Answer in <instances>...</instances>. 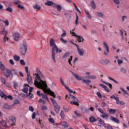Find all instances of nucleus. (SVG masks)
I'll return each mask as SVG.
<instances>
[{"mask_svg": "<svg viewBox=\"0 0 129 129\" xmlns=\"http://www.w3.org/2000/svg\"><path fill=\"white\" fill-rule=\"evenodd\" d=\"M54 5V3L51 1H47L46 3H45V6H48V7H51V6H53Z\"/></svg>", "mask_w": 129, "mask_h": 129, "instance_id": "4be33fe9", "label": "nucleus"}, {"mask_svg": "<svg viewBox=\"0 0 129 129\" xmlns=\"http://www.w3.org/2000/svg\"><path fill=\"white\" fill-rule=\"evenodd\" d=\"M89 120L91 122H95V121L96 120L95 118H94L93 116L90 117Z\"/></svg>", "mask_w": 129, "mask_h": 129, "instance_id": "e433bc0d", "label": "nucleus"}, {"mask_svg": "<svg viewBox=\"0 0 129 129\" xmlns=\"http://www.w3.org/2000/svg\"><path fill=\"white\" fill-rule=\"evenodd\" d=\"M76 47L77 48L78 54L80 56H83L84 55V49L80 48L79 45H76Z\"/></svg>", "mask_w": 129, "mask_h": 129, "instance_id": "9d476101", "label": "nucleus"}, {"mask_svg": "<svg viewBox=\"0 0 129 129\" xmlns=\"http://www.w3.org/2000/svg\"><path fill=\"white\" fill-rule=\"evenodd\" d=\"M120 71L121 72H122V73H126V71L125 70V69L121 68L120 69Z\"/></svg>", "mask_w": 129, "mask_h": 129, "instance_id": "0e129e2a", "label": "nucleus"}, {"mask_svg": "<svg viewBox=\"0 0 129 129\" xmlns=\"http://www.w3.org/2000/svg\"><path fill=\"white\" fill-rule=\"evenodd\" d=\"M97 17L98 18H103V14L100 12H97L96 13Z\"/></svg>", "mask_w": 129, "mask_h": 129, "instance_id": "473e14b6", "label": "nucleus"}, {"mask_svg": "<svg viewBox=\"0 0 129 129\" xmlns=\"http://www.w3.org/2000/svg\"><path fill=\"white\" fill-rule=\"evenodd\" d=\"M99 63L103 65H107V64H109V63H110V61L108 59H101L99 61Z\"/></svg>", "mask_w": 129, "mask_h": 129, "instance_id": "f8f14e48", "label": "nucleus"}, {"mask_svg": "<svg viewBox=\"0 0 129 129\" xmlns=\"http://www.w3.org/2000/svg\"><path fill=\"white\" fill-rule=\"evenodd\" d=\"M27 82L29 84H32V83H33V79H32L31 77H30V78H27Z\"/></svg>", "mask_w": 129, "mask_h": 129, "instance_id": "c756f323", "label": "nucleus"}, {"mask_svg": "<svg viewBox=\"0 0 129 129\" xmlns=\"http://www.w3.org/2000/svg\"><path fill=\"white\" fill-rule=\"evenodd\" d=\"M33 9L37 10V11H40L41 10V6L36 4L33 6Z\"/></svg>", "mask_w": 129, "mask_h": 129, "instance_id": "a211bd4d", "label": "nucleus"}, {"mask_svg": "<svg viewBox=\"0 0 129 129\" xmlns=\"http://www.w3.org/2000/svg\"><path fill=\"white\" fill-rule=\"evenodd\" d=\"M91 6L93 9L96 8V5H95V3H94V1H92L91 4Z\"/></svg>", "mask_w": 129, "mask_h": 129, "instance_id": "79ce46f5", "label": "nucleus"}, {"mask_svg": "<svg viewBox=\"0 0 129 129\" xmlns=\"http://www.w3.org/2000/svg\"><path fill=\"white\" fill-rule=\"evenodd\" d=\"M48 120L49 122H51V123H54L55 120H54V119L53 118H49Z\"/></svg>", "mask_w": 129, "mask_h": 129, "instance_id": "603ef678", "label": "nucleus"}, {"mask_svg": "<svg viewBox=\"0 0 129 129\" xmlns=\"http://www.w3.org/2000/svg\"><path fill=\"white\" fill-rule=\"evenodd\" d=\"M116 104H120V105H124L125 103L123 101H119V99H118V101L116 102Z\"/></svg>", "mask_w": 129, "mask_h": 129, "instance_id": "c85d7f7f", "label": "nucleus"}, {"mask_svg": "<svg viewBox=\"0 0 129 129\" xmlns=\"http://www.w3.org/2000/svg\"><path fill=\"white\" fill-rule=\"evenodd\" d=\"M9 40V37H7V35H4L3 38V42L4 43H6L7 41Z\"/></svg>", "mask_w": 129, "mask_h": 129, "instance_id": "4c0bfd02", "label": "nucleus"}, {"mask_svg": "<svg viewBox=\"0 0 129 129\" xmlns=\"http://www.w3.org/2000/svg\"><path fill=\"white\" fill-rule=\"evenodd\" d=\"M78 15H76V19L75 20V24L76 25H78Z\"/></svg>", "mask_w": 129, "mask_h": 129, "instance_id": "052dcab7", "label": "nucleus"}, {"mask_svg": "<svg viewBox=\"0 0 129 129\" xmlns=\"http://www.w3.org/2000/svg\"><path fill=\"white\" fill-rule=\"evenodd\" d=\"M103 45L106 51H104V55H105V56H107V53H109L110 52L109 47L108 46V44H107V43L104 42L103 43Z\"/></svg>", "mask_w": 129, "mask_h": 129, "instance_id": "0eeeda50", "label": "nucleus"}, {"mask_svg": "<svg viewBox=\"0 0 129 129\" xmlns=\"http://www.w3.org/2000/svg\"><path fill=\"white\" fill-rule=\"evenodd\" d=\"M70 55V53L66 52L64 54L63 56H62V58H67L68 57H69Z\"/></svg>", "mask_w": 129, "mask_h": 129, "instance_id": "a19ab883", "label": "nucleus"}, {"mask_svg": "<svg viewBox=\"0 0 129 129\" xmlns=\"http://www.w3.org/2000/svg\"><path fill=\"white\" fill-rule=\"evenodd\" d=\"M20 63L21 65H22L23 66H25L26 65V62H25V60H24L23 59L20 60Z\"/></svg>", "mask_w": 129, "mask_h": 129, "instance_id": "a18cd8bd", "label": "nucleus"}, {"mask_svg": "<svg viewBox=\"0 0 129 129\" xmlns=\"http://www.w3.org/2000/svg\"><path fill=\"white\" fill-rule=\"evenodd\" d=\"M108 78H109L110 80H111L112 81H113V82H114V83H116V84H118V82L115 81V80H114V79H113L112 78L110 77H108Z\"/></svg>", "mask_w": 129, "mask_h": 129, "instance_id": "c03bdc74", "label": "nucleus"}, {"mask_svg": "<svg viewBox=\"0 0 129 129\" xmlns=\"http://www.w3.org/2000/svg\"><path fill=\"white\" fill-rule=\"evenodd\" d=\"M5 77L7 78L11 76V73H12V71L11 70L7 69L6 70V73L3 72Z\"/></svg>", "mask_w": 129, "mask_h": 129, "instance_id": "ddd939ff", "label": "nucleus"}, {"mask_svg": "<svg viewBox=\"0 0 129 129\" xmlns=\"http://www.w3.org/2000/svg\"><path fill=\"white\" fill-rule=\"evenodd\" d=\"M56 8L57 12H61L62 10V6H61V5H56Z\"/></svg>", "mask_w": 129, "mask_h": 129, "instance_id": "bb28decb", "label": "nucleus"}, {"mask_svg": "<svg viewBox=\"0 0 129 129\" xmlns=\"http://www.w3.org/2000/svg\"><path fill=\"white\" fill-rule=\"evenodd\" d=\"M72 58H73V56H70V58H69L68 59V62H69L70 65H71V66H72V64L71 63V61H72Z\"/></svg>", "mask_w": 129, "mask_h": 129, "instance_id": "864d4df0", "label": "nucleus"}, {"mask_svg": "<svg viewBox=\"0 0 129 129\" xmlns=\"http://www.w3.org/2000/svg\"><path fill=\"white\" fill-rule=\"evenodd\" d=\"M85 13L87 15V18L88 19H90V20H91V16H90V14H89V13L86 11H85Z\"/></svg>", "mask_w": 129, "mask_h": 129, "instance_id": "09e8293b", "label": "nucleus"}, {"mask_svg": "<svg viewBox=\"0 0 129 129\" xmlns=\"http://www.w3.org/2000/svg\"><path fill=\"white\" fill-rule=\"evenodd\" d=\"M0 123L2 125V126H4V127H10V126L7 124L6 120H2L1 121H0Z\"/></svg>", "mask_w": 129, "mask_h": 129, "instance_id": "4468645a", "label": "nucleus"}, {"mask_svg": "<svg viewBox=\"0 0 129 129\" xmlns=\"http://www.w3.org/2000/svg\"><path fill=\"white\" fill-rule=\"evenodd\" d=\"M85 78H88V79H91L92 80H94L96 79V76H93V75L87 76L86 77H85Z\"/></svg>", "mask_w": 129, "mask_h": 129, "instance_id": "aec40b11", "label": "nucleus"}, {"mask_svg": "<svg viewBox=\"0 0 129 129\" xmlns=\"http://www.w3.org/2000/svg\"><path fill=\"white\" fill-rule=\"evenodd\" d=\"M71 34H72V36L74 37H76L78 39V41L79 43H81V42H84V38L82 36H78L76 33L73 31V30H71Z\"/></svg>", "mask_w": 129, "mask_h": 129, "instance_id": "39448f33", "label": "nucleus"}, {"mask_svg": "<svg viewBox=\"0 0 129 129\" xmlns=\"http://www.w3.org/2000/svg\"><path fill=\"white\" fill-rule=\"evenodd\" d=\"M28 50V47L27 43H24L23 44H21L20 45V52L21 55H26V53H27V51Z\"/></svg>", "mask_w": 129, "mask_h": 129, "instance_id": "7ed1b4c3", "label": "nucleus"}, {"mask_svg": "<svg viewBox=\"0 0 129 129\" xmlns=\"http://www.w3.org/2000/svg\"><path fill=\"white\" fill-rule=\"evenodd\" d=\"M35 71L38 73V74H39V76L37 74H33V78L34 79V85L35 86L38 88L42 89L45 93L49 94V95L52 96L53 98H56L55 93L52 91L50 89L47 88V84H46V82L41 80L40 77H41V78H43L44 75L40 71V69L38 68H36Z\"/></svg>", "mask_w": 129, "mask_h": 129, "instance_id": "f257e3e1", "label": "nucleus"}, {"mask_svg": "<svg viewBox=\"0 0 129 129\" xmlns=\"http://www.w3.org/2000/svg\"><path fill=\"white\" fill-rule=\"evenodd\" d=\"M13 58L15 61H20V56L15 55L13 56Z\"/></svg>", "mask_w": 129, "mask_h": 129, "instance_id": "c9c22d12", "label": "nucleus"}, {"mask_svg": "<svg viewBox=\"0 0 129 129\" xmlns=\"http://www.w3.org/2000/svg\"><path fill=\"white\" fill-rule=\"evenodd\" d=\"M60 124L62 126H66L67 125V122L66 121H62L60 123Z\"/></svg>", "mask_w": 129, "mask_h": 129, "instance_id": "5fc2aeb1", "label": "nucleus"}, {"mask_svg": "<svg viewBox=\"0 0 129 129\" xmlns=\"http://www.w3.org/2000/svg\"><path fill=\"white\" fill-rule=\"evenodd\" d=\"M110 119L111 120H112V121H113L114 122H115L116 123L119 124V120H118V119L115 117H113L112 116H111Z\"/></svg>", "mask_w": 129, "mask_h": 129, "instance_id": "dca6fc26", "label": "nucleus"}, {"mask_svg": "<svg viewBox=\"0 0 129 129\" xmlns=\"http://www.w3.org/2000/svg\"><path fill=\"white\" fill-rule=\"evenodd\" d=\"M82 81L83 82V83H86V84H87V83H90L91 82V81L89 80H85L83 79L82 80Z\"/></svg>", "mask_w": 129, "mask_h": 129, "instance_id": "37998d69", "label": "nucleus"}, {"mask_svg": "<svg viewBox=\"0 0 129 129\" xmlns=\"http://www.w3.org/2000/svg\"><path fill=\"white\" fill-rule=\"evenodd\" d=\"M116 112V110L114 109H110L109 110V113H110L111 114H113L114 113H115Z\"/></svg>", "mask_w": 129, "mask_h": 129, "instance_id": "7c9ffc66", "label": "nucleus"}, {"mask_svg": "<svg viewBox=\"0 0 129 129\" xmlns=\"http://www.w3.org/2000/svg\"><path fill=\"white\" fill-rule=\"evenodd\" d=\"M27 96H28V99H32V98H34V95H32V93H29V94H27Z\"/></svg>", "mask_w": 129, "mask_h": 129, "instance_id": "2f4dec72", "label": "nucleus"}, {"mask_svg": "<svg viewBox=\"0 0 129 129\" xmlns=\"http://www.w3.org/2000/svg\"><path fill=\"white\" fill-rule=\"evenodd\" d=\"M64 15L67 17V18H69V19H71V14L69 13H65Z\"/></svg>", "mask_w": 129, "mask_h": 129, "instance_id": "49530a36", "label": "nucleus"}, {"mask_svg": "<svg viewBox=\"0 0 129 129\" xmlns=\"http://www.w3.org/2000/svg\"><path fill=\"white\" fill-rule=\"evenodd\" d=\"M6 11H7L8 12H10V13H13V8L11 7H8L6 9Z\"/></svg>", "mask_w": 129, "mask_h": 129, "instance_id": "de8ad7c7", "label": "nucleus"}, {"mask_svg": "<svg viewBox=\"0 0 129 129\" xmlns=\"http://www.w3.org/2000/svg\"><path fill=\"white\" fill-rule=\"evenodd\" d=\"M73 75H74V77L77 79V80H78L79 81H81V80H82V78H81L79 75L75 74L74 73L72 72Z\"/></svg>", "mask_w": 129, "mask_h": 129, "instance_id": "2eb2a0df", "label": "nucleus"}, {"mask_svg": "<svg viewBox=\"0 0 129 129\" xmlns=\"http://www.w3.org/2000/svg\"><path fill=\"white\" fill-rule=\"evenodd\" d=\"M8 31L5 30V29L0 32V35H4V36H7L8 34Z\"/></svg>", "mask_w": 129, "mask_h": 129, "instance_id": "5701e85b", "label": "nucleus"}, {"mask_svg": "<svg viewBox=\"0 0 129 129\" xmlns=\"http://www.w3.org/2000/svg\"><path fill=\"white\" fill-rule=\"evenodd\" d=\"M70 95L71 96V98H73V99H74V101H71L70 103L72 105H79V104H78V101H79L78 100V99H77L76 97H75V96H72V95H71V94H70Z\"/></svg>", "mask_w": 129, "mask_h": 129, "instance_id": "6e6552de", "label": "nucleus"}, {"mask_svg": "<svg viewBox=\"0 0 129 129\" xmlns=\"http://www.w3.org/2000/svg\"><path fill=\"white\" fill-rule=\"evenodd\" d=\"M41 97L43 99H45V100H47V101H49V98H48V96L46 94L42 93Z\"/></svg>", "mask_w": 129, "mask_h": 129, "instance_id": "412c9836", "label": "nucleus"}, {"mask_svg": "<svg viewBox=\"0 0 129 129\" xmlns=\"http://www.w3.org/2000/svg\"><path fill=\"white\" fill-rule=\"evenodd\" d=\"M23 92H24V93H26L28 94V91H29V89L28 88H24L22 89Z\"/></svg>", "mask_w": 129, "mask_h": 129, "instance_id": "ea45409f", "label": "nucleus"}, {"mask_svg": "<svg viewBox=\"0 0 129 129\" xmlns=\"http://www.w3.org/2000/svg\"><path fill=\"white\" fill-rule=\"evenodd\" d=\"M13 84H14V88H17V87H18V83H17V82H13Z\"/></svg>", "mask_w": 129, "mask_h": 129, "instance_id": "e2e57ef3", "label": "nucleus"}, {"mask_svg": "<svg viewBox=\"0 0 129 129\" xmlns=\"http://www.w3.org/2000/svg\"><path fill=\"white\" fill-rule=\"evenodd\" d=\"M99 86L104 88L107 92H110L109 91V89H108V88L106 86H105V85H104L102 84H100Z\"/></svg>", "mask_w": 129, "mask_h": 129, "instance_id": "f3484780", "label": "nucleus"}, {"mask_svg": "<svg viewBox=\"0 0 129 129\" xmlns=\"http://www.w3.org/2000/svg\"><path fill=\"white\" fill-rule=\"evenodd\" d=\"M74 114L77 116V117H81V114L78 113L76 111H74Z\"/></svg>", "mask_w": 129, "mask_h": 129, "instance_id": "58836bf2", "label": "nucleus"}, {"mask_svg": "<svg viewBox=\"0 0 129 129\" xmlns=\"http://www.w3.org/2000/svg\"><path fill=\"white\" fill-rule=\"evenodd\" d=\"M2 83L3 84H6V79L4 78H1V79Z\"/></svg>", "mask_w": 129, "mask_h": 129, "instance_id": "774afa93", "label": "nucleus"}, {"mask_svg": "<svg viewBox=\"0 0 129 129\" xmlns=\"http://www.w3.org/2000/svg\"><path fill=\"white\" fill-rule=\"evenodd\" d=\"M120 90H121V91H123L124 96H125V97H128V93H127V92H126V91H125V90H124V89L120 88Z\"/></svg>", "mask_w": 129, "mask_h": 129, "instance_id": "6ab92c4d", "label": "nucleus"}, {"mask_svg": "<svg viewBox=\"0 0 129 129\" xmlns=\"http://www.w3.org/2000/svg\"><path fill=\"white\" fill-rule=\"evenodd\" d=\"M63 33L61 34V37L62 38H64V37H66V35H67V33H66V31H65V30L63 29L62 30Z\"/></svg>", "mask_w": 129, "mask_h": 129, "instance_id": "8fccbe9b", "label": "nucleus"}, {"mask_svg": "<svg viewBox=\"0 0 129 129\" xmlns=\"http://www.w3.org/2000/svg\"><path fill=\"white\" fill-rule=\"evenodd\" d=\"M96 94L99 98H102V96H101V94L99 92H97Z\"/></svg>", "mask_w": 129, "mask_h": 129, "instance_id": "6e6d98bb", "label": "nucleus"}, {"mask_svg": "<svg viewBox=\"0 0 129 129\" xmlns=\"http://www.w3.org/2000/svg\"><path fill=\"white\" fill-rule=\"evenodd\" d=\"M49 43L50 46L52 48L51 59L55 63H56V58H55V50L56 51V53H59V54L62 52V50L58 48L57 45H56V43H55V40L54 38H51L49 41Z\"/></svg>", "mask_w": 129, "mask_h": 129, "instance_id": "f03ea898", "label": "nucleus"}, {"mask_svg": "<svg viewBox=\"0 0 129 129\" xmlns=\"http://www.w3.org/2000/svg\"><path fill=\"white\" fill-rule=\"evenodd\" d=\"M36 93L37 95H38V96H39V97H41V96H42V95L43 94V93H41V91H37Z\"/></svg>", "mask_w": 129, "mask_h": 129, "instance_id": "4d7b16f0", "label": "nucleus"}, {"mask_svg": "<svg viewBox=\"0 0 129 129\" xmlns=\"http://www.w3.org/2000/svg\"><path fill=\"white\" fill-rule=\"evenodd\" d=\"M21 36L20 35V33L18 32H14L13 34V39L14 40H15L16 42H18L19 40H20Z\"/></svg>", "mask_w": 129, "mask_h": 129, "instance_id": "1a4fd4ad", "label": "nucleus"}, {"mask_svg": "<svg viewBox=\"0 0 129 129\" xmlns=\"http://www.w3.org/2000/svg\"><path fill=\"white\" fill-rule=\"evenodd\" d=\"M50 100L51 101V102L53 105L55 111L56 112V113H58L60 111V106L58 105V103H57V102H56V101L53 98H50Z\"/></svg>", "mask_w": 129, "mask_h": 129, "instance_id": "20e7f679", "label": "nucleus"}, {"mask_svg": "<svg viewBox=\"0 0 129 129\" xmlns=\"http://www.w3.org/2000/svg\"><path fill=\"white\" fill-rule=\"evenodd\" d=\"M111 99H114L115 100H116V102H117V101L118 100V99H119V98H118V97L116 96L115 97V95H112L110 97Z\"/></svg>", "mask_w": 129, "mask_h": 129, "instance_id": "72a5a7b5", "label": "nucleus"}, {"mask_svg": "<svg viewBox=\"0 0 129 129\" xmlns=\"http://www.w3.org/2000/svg\"><path fill=\"white\" fill-rule=\"evenodd\" d=\"M4 107L6 109H12V106L8 105V104H5L4 105Z\"/></svg>", "mask_w": 129, "mask_h": 129, "instance_id": "a878e982", "label": "nucleus"}, {"mask_svg": "<svg viewBox=\"0 0 129 129\" xmlns=\"http://www.w3.org/2000/svg\"><path fill=\"white\" fill-rule=\"evenodd\" d=\"M97 120H98L99 123H100V124H102V125H103V126H106L105 123H104V122L103 121H102V120L101 119V118H98Z\"/></svg>", "mask_w": 129, "mask_h": 129, "instance_id": "393cba45", "label": "nucleus"}, {"mask_svg": "<svg viewBox=\"0 0 129 129\" xmlns=\"http://www.w3.org/2000/svg\"><path fill=\"white\" fill-rule=\"evenodd\" d=\"M117 63L118 65H120V64H122L123 63V61L121 59H118Z\"/></svg>", "mask_w": 129, "mask_h": 129, "instance_id": "bf43d9fd", "label": "nucleus"}, {"mask_svg": "<svg viewBox=\"0 0 129 129\" xmlns=\"http://www.w3.org/2000/svg\"><path fill=\"white\" fill-rule=\"evenodd\" d=\"M29 109L30 111H31V112H33L34 111V108H33V106H29Z\"/></svg>", "mask_w": 129, "mask_h": 129, "instance_id": "338daca9", "label": "nucleus"}, {"mask_svg": "<svg viewBox=\"0 0 129 129\" xmlns=\"http://www.w3.org/2000/svg\"><path fill=\"white\" fill-rule=\"evenodd\" d=\"M102 115H101V117H103V118H104V117H107V116H108V115L105 113H104V112H103V113H102Z\"/></svg>", "mask_w": 129, "mask_h": 129, "instance_id": "3c124183", "label": "nucleus"}, {"mask_svg": "<svg viewBox=\"0 0 129 129\" xmlns=\"http://www.w3.org/2000/svg\"><path fill=\"white\" fill-rule=\"evenodd\" d=\"M98 110L102 114L104 112V111H103V109H101V108H98Z\"/></svg>", "mask_w": 129, "mask_h": 129, "instance_id": "680f3d73", "label": "nucleus"}, {"mask_svg": "<svg viewBox=\"0 0 129 129\" xmlns=\"http://www.w3.org/2000/svg\"><path fill=\"white\" fill-rule=\"evenodd\" d=\"M9 120L10 121H12V124L11 126H13V125H15V123H16V121H17V119H16V117H14L13 116H10L9 117Z\"/></svg>", "mask_w": 129, "mask_h": 129, "instance_id": "9b49d317", "label": "nucleus"}, {"mask_svg": "<svg viewBox=\"0 0 129 129\" xmlns=\"http://www.w3.org/2000/svg\"><path fill=\"white\" fill-rule=\"evenodd\" d=\"M60 41L62 42V43H63V44H66L67 43V41L63 39V38H60Z\"/></svg>", "mask_w": 129, "mask_h": 129, "instance_id": "69168bd1", "label": "nucleus"}, {"mask_svg": "<svg viewBox=\"0 0 129 129\" xmlns=\"http://www.w3.org/2000/svg\"><path fill=\"white\" fill-rule=\"evenodd\" d=\"M0 96L1 97L3 98L4 97L5 99H7V96L5 94L4 92L0 90Z\"/></svg>", "mask_w": 129, "mask_h": 129, "instance_id": "b1692460", "label": "nucleus"}, {"mask_svg": "<svg viewBox=\"0 0 129 129\" xmlns=\"http://www.w3.org/2000/svg\"><path fill=\"white\" fill-rule=\"evenodd\" d=\"M60 83L62 84V85H63V86H64L66 89L68 90V91H69L70 93H74V94L76 93L75 92H73V90L70 89V88H69L68 86H66V84H65V83H64V81H63V79H62V78H60Z\"/></svg>", "mask_w": 129, "mask_h": 129, "instance_id": "423d86ee", "label": "nucleus"}, {"mask_svg": "<svg viewBox=\"0 0 129 129\" xmlns=\"http://www.w3.org/2000/svg\"><path fill=\"white\" fill-rule=\"evenodd\" d=\"M126 19H127V16H122V22H124V21H125V20H126Z\"/></svg>", "mask_w": 129, "mask_h": 129, "instance_id": "13d9d810", "label": "nucleus"}, {"mask_svg": "<svg viewBox=\"0 0 129 129\" xmlns=\"http://www.w3.org/2000/svg\"><path fill=\"white\" fill-rule=\"evenodd\" d=\"M0 68L2 71H5L6 70V68H5V66L3 64L2 62L0 61Z\"/></svg>", "mask_w": 129, "mask_h": 129, "instance_id": "cd10ccee", "label": "nucleus"}, {"mask_svg": "<svg viewBox=\"0 0 129 129\" xmlns=\"http://www.w3.org/2000/svg\"><path fill=\"white\" fill-rule=\"evenodd\" d=\"M60 115L62 119H64V118H65V114H64V111L63 110L61 111Z\"/></svg>", "mask_w": 129, "mask_h": 129, "instance_id": "f704fd0d", "label": "nucleus"}]
</instances>
